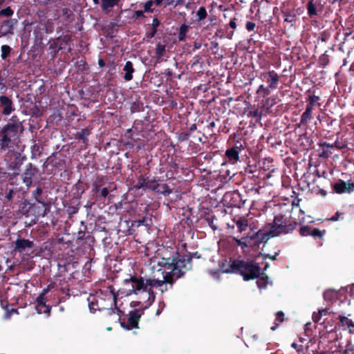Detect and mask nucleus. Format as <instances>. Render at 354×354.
<instances>
[{
    "label": "nucleus",
    "mask_w": 354,
    "mask_h": 354,
    "mask_svg": "<svg viewBox=\"0 0 354 354\" xmlns=\"http://www.w3.org/2000/svg\"><path fill=\"white\" fill-rule=\"evenodd\" d=\"M261 267L253 260H230L229 268L223 269L225 273H236L243 277L244 281L258 279L261 275Z\"/></svg>",
    "instance_id": "1"
},
{
    "label": "nucleus",
    "mask_w": 354,
    "mask_h": 354,
    "mask_svg": "<svg viewBox=\"0 0 354 354\" xmlns=\"http://www.w3.org/2000/svg\"><path fill=\"white\" fill-rule=\"evenodd\" d=\"M12 117L10 122H8L0 129V149L1 151H10L15 150L20 141L19 132L23 127L19 121L14 120Z\"/></svg>",
    "instance_id": "2"
},
{
    "label": "nucleus",
    "mask_w": 354,
    "mask_h": 354,
    "mask_svg": "<svg viewBox=\"0 0 354 354\" xmlns=\"http://www.w3.org/2000/svg\"><path fill=\"white\" fill-rule=\"evenodd\" d=\"M174 259L167 258V255L160 258L158 265L169 271L165 272L163 280L147 279V288L152 289L154 287H162L165 283H169L171 287L178 279L183 277V273L178 270L176 267H174Z\"/></svg>",
    "instance_id": "3"
},
{
    "label": "nucleus",
    "mask_w": 354,
    "mask_h": 354,
    "mask_svg": "<svg viewBox=\"0 0 354 354\" xmlns=\"http://www.w3.org/2000/svg\"><path fill=\"white\" fill-rule=\"evenodd\" d=\"M297 225L296 221L291 220L290 210H288L284 214L279 213L274 216L270 228V234L272 237H275L281 234L292 233Z\"/></svg>",
    "instance_id": "4"
},
{
    "label": "nucleus",
    "mask_w": 354,
    "mask_h": 354,
    "mask_svg": "<svg viewBox=\"0 0 354 354\" xmlns=\"http://www.w3.org/2000/svg\"><path fill=\"white\" fill-rule=\"evenodd\" d=\"M306 93H308L306 97V106L304 112L301 114L299 121V127L307 125L311 120L313 118V110L315 106L319 107L321 103V97L319 95L316 94L315 90L309 88Z\"/></svg>",
    "instance_id": "5"
},
{
    "label": "nucleus",
    "mask_w": 354,
    "mask_h": 354,
    "mask_svg": "<svg viewBox=\"0 0 354 354\" xmlns=\"http://www.w3.org/2000/svg\"><path fill=\"white\" fill-rule=\"evenodd\" d=\"M170 259H174V267H176L178 270L183 273V276L187 270L192 269V261L194 258L200 259L201 254L198 252H189L187 256H181L178 251L174 252L172 254L167 255Z\"/></svg>",
    "instance_id": "6"
},
{
    "label": "nucleus",
    "mask_w": 354,
    "mask_h": 354,
    "mask_svg": "<svg viewBox=\"0 0 354 354\" xmlns=\"http://www.w3.org/2000/svg\"><path fill=\"white\" fill-rule=\"evenodd\" d=\"M124 284L129 287L127 289V295H137L139 292H147V281L142 277L131 275L129 278L123 281Z\"/></svg>",
    "instance_id": "7"
},
{
    "label": "nucleus",
    "mask_w": 354,
    "mask_h": 354,
    "mask_svg": "<svg viewBox=\"0 0 354 354\" xmlns=\"http://www.w3.org/2000/svg\"><path fill=\"white\" fill-rule=\"evenodd\" d=\"M71 40L70 35L59 36L55 39H50L48 41V54L52 59L56 57L57 53L66 48Z\"/></svg>",
    "instance_id": "8"
},
{
    "label": "nucleus",
    "mask_w": 354,
    "mask_h": 354,
    "mask_svg": "<svg viewBox=\"0 0 354 354\" xmlns=\"http://www.w3.org/2000/svg\"><path fill=\"white\" fill-rule=\"evenodd\" d=\"M25 160L26 157L15 150L8 151L5 156V160L8 162V169L14 171L15 176L19 175L20 167Z\"/></svg>",
    "instance_id": "9"
},
{
    "label": "nucleus",
    "mask_w": 354,
    "mask_h": 354,
    "mask_svg": "<svg viewBox=\"0 0 354 354\" xmlns=\"http://www.w3.org/2000/svg\"><path fill=\"white\" fill-rule=\"evenodd\" d=\"M325 3L323 0L308 1L306 5L307 15L313 21H316L321 16L324 11Z\"/></svg>",
    "instance_id": "10"
},
{
    "label": "nucleus",
    "mask_w": 354,
    "mask_h": 354,
    "mask_svg": "<svg viewBox=\"0 0 354 354\" xmlns=\"http://www.w3.org/2000/svg\"><path fill=\"white\" fill-rule=\"evenodd\" d=\"M38 172L39 169L31 162L26 165L25 170L21 175V178L26 185L27 189L32 186L33 178L36 176Z\"/></svg>",
    "instance_id": "11"
},
{
    "label": "nucleus",
    "mask_w": 354,
    "mask_h": 354,
    "mask_svg": "<svg viewBox=\"0 0 354 354\" xmlns=\"http://www.w3.org/2000/svg\"><path fill=\"white\" fill-rule=\"evenodd\" d=\"M260 77L263 81L268 83V86L272 90L277 88L280 77L274 70L263 72L261 73Z\"/></svg>",
    "instance_id": "12"
},
{
    "label": "nucleus",
    "mask_w": 354,
    "mask_h": 354,
    "mask_svg": "<svg viewBox=\"0 0 354 354\" xmlns=\"http://www.w3.org/2000/svg\"><path fill=\"white\" fill-rule=\"evenodd\" d=\"M223 200L227 202L230 207L239 208L243 206L245 203V201H243L241 194L236 191L225 193Z\"/></svg>",
    "instance_id": "13"
},
{
    "label": "nucleus",
    "mask_w": 354,
    "mask_h": 354,
    "mask_svg": "<svg viewBox=\"0 0 354 354\" xmlns=\"http://www.w3.org/2000/svg\"><path fill=\"white\" fill-rule=\"evenodd\" d=\"M0 109L3 115H10L15 110L14 103L11 97L6 95H0Z\"/></svg>",
    "instance_id": "14"
},
{
    "label": "nucleus",
    "mask_w": 354,
    "mask_h": 354,
    "mask_svg": "<svg viewBox=\"0 0 354 354\" xmlns=\"http://www.w3.org/2000/svg\"><path fill=\"white\" fill-rule=\"evenodd\" d=\"M141 317V314L138 313V310L130 311L129 317L127 319V322H121V326L127 330L138 328V323Z\"/></svg>",
    "instance_id": "15"
},
{
    "label": "nucleus",
    "mask_w": 354,
    "mask_h": 354,
    "mask_svg": "<svg viewBox=\"0 0 354 354\" xmlns=\"http://www.w3.org/2000/svg\"><path fill=\"white\" fill-rule=\"evenodd\" d=\"M13 244L15 245L14 251L19 252L32 250L35 246L32 241L21 238L17 239V240L13 242Z\"/></svg>",
    "instance_id": "16"
},
{
    "label": "nucleus",
    "mask_w": 354,
    "mask_h": 354,
    "mask_svg": "<svg viewBox=\"0 0 354 354\" xmlns=\"http://www.w3.org/2000/svg\"><path fill=\"white\" fill-rule=\"evenodd\" d=\"M32 196L38 203L41 204L42 207L45 208L41 214L43 216H45L48 204L46 202L47 196L44 194L43 189L41 187H37L36 189L32 192Z\"/></svg>",
    "instance_id": "17"
},
{
    "label": "nucleus",
    "mask_w": 354,
    "mask_h": 354,
    "mask_svg": "<svg viewBox=\"0 0 354 354\" xmlns=\"http://www.w3.org/2000/svg\"><path fill=\"white\" fill-rule=\"evenodd\" d=\"M15 23L16 20L12 19L1 21L0 22V37L12 34V30Z\"/></svg>",
    "instance_id": "18"
},
{
    "label": "nucleus",
    "mask_w": 354,
    "mask_h": 354,
    "mask_svg": "<svg viewBox=\"0 0 354 354\" xmlns=\"http://www.w3.org/2000/svg\"><path fill=\"white\" fill-rule=\"evenodd\" d=\"M270 237L271 234H270V230L265 233L261 231H258L250 235V238L252 239L251 241L253 242L252 247L259 245L261 243L266 242Z\"/></svg>",
    "instance_id": "19"
},
{
    "label": "nucleus",
    "mask_w": 354,
    "mask_h": 354,
    "mask_svg": "<svg viewBox=\"0 0 354 354\" xmlns=\"http://www.w3.org/2000/svg\"><path fill=\"white\" fill-rule=\"evenodd\" d=\"M350 183H346L343 180H339L337 183L333 185V190L338 194H342L344 193L351 194L352 193V189L349 187Z\"/></svg>",
    "instance_id": "20"
},
{
    "label": "nucleus",
    "mask_w": 354,
    "mask_h": 354,
    "mask_svg": "<svg viewBox=\"0 0 354 354\" xmlns=\"http://www.w3.org/2000/svg\"><path fill=\"white\" fill-rule=\"evenodd\" d=\"M241 147H242L241 143H239V145H238V142H237V143H236L235 146L226 150L225 156L230 162L234 163L239 160V149H241Z\"/></svg>",
    "instance_id": "21"
},
{
    "label": "nucleus",
    "mask_w": 354,
    "mask_h": 354,
    "mask_svg": "<svg viewBox=\"0 0 354 354\" xmlns=\"http://www.w3.org/2000/svg\"><path fill=\"white\" fill-rule=\"evenodd\" d=\"M106 176L97 175L92 183L91 192L95 194V198H98V193L101 187L106 183Z\"/></svg>",
    "instance_id": "22"
},
{
    "label": "nucleus",
    "mask_w": 354,
    "mask_h": 354,
    "mask_svg": "<svg viewBox=\"0 0 354 354\" xmlns=\"http://www.w3.org/2000/svg\"><path fill=\"white\" fill-rule=\"evenodd\" d=\"M123 71L125 72L123 77L126 82H129L133 80V73L135 72L133 63L131 61H127L123 68Z\"/></svg>",
    "instance_id": "23"
},
{
    "label": "nucleus",
    "mask_w": 354,
    "mask_h": 354,
    "mask_svg": "<svg viewBox=\"0 0 354 354\" xmlns=\"http://www.w3.org/2000/svg\"><path fill=\"white\" fill-rule=\"evenodd\" d=\"M91 133V131L88 128L82 129L81 131L77 132L75 134V138L78 140H82V142L87 145L88 140L87 137Z\"/></svg>",
    "instance_id": "24"
},
{
    "label": "nucleus",
    "mask_w": 354,
    "mask_h": 354,
    "mask_svg": "<svg viewBox=\"0 0 354 354\" xmlns=\"http://www.w3.org/2000/svg\"><path fill=\"white\" fill-rule=\"evenodd\" d=\"M284 21L290 23L291 26H293L297 21V15L294 10L287 9L283 12Z\"/></svg>",
    "instance_id": "25"
},
{
    "label": "nucleus",
    "mask_w": 354,
    "mask_h": 354,
    "mask_svg": "<svg viewBox=\"0 0 354 354\" xmlns=\"http://www.w3.org/2000/svg\"><path fill=\"white\" fill-rule=\"evenodd\" d=\"M234 240L235 241L236 243L241 246L242 248L252 247L253 242L251 241L252 239L250 238V236H246L241 239L234 237Z\"/></svg>",
    "instance_id": "26"
},
{
    "label": "nucleus",
    "mask_w": 354,
    "mask_h": 354,
    "mask_svg": "<svg viewBox=\"0 0 354 354\" xmlns=\"http://www.w3.org/2000/svg\"><path fill=\"white\" fill-rule=\"evenodd\" d=\"M319 147L322 148V153L319 155L320 157L327 158L332 154L330 149L333 148V145L326 142L319 143Z\"/></svg>",
    "instance_id": "27"
},
{
    "label": "nucleus",
    "mask_w": 354,
    "mask_h": 354,
    "mask_svg": "<svg viewBox=\"0 0 354 354\" xmlns=\"http://www.w3.org/2000/svg\"><path fill=\"white\" fill-rule=\"evenodd\" d=\"M271 91L272 90L268 86H266L264 84H261L257 90V95L258 97L266 98L270 94Z\"/></svg>",
    "instance_id": "28"
},
{
    "label": "nucleus",
    "mask_w": 354,
    "mask_h": 354,
    "mask_svg": "<svg viewBox=\"0 0 354 354\" xmlns=\"http://www.w3.org/2000/svg\"><path fill=\"white\" fill-rule=\"evenodd\" d=\"M166 46L160 42H158L156 45L155 55L158 61L162 59L166 51Z\"/></svg>",
    "instance_id": "29"
},
{
    "label": "nucleus",
    "mask_w": 354,
    "mask_h": 354,
    "mask_svg": "<svg viewBox=\"0 0 354 354\" xmlns=\"http://www.w3.org/2000/svg\"><path fill=\"white\" fill-rule=\"evenodd\" d=\"M73 189L75 190V192H74V196L77 198H80L85 192L84 183L79 180L73 186Z\"/></svg>",
    "instance_id": "30"
},
{
    "label": "nucleus",
    "mask_w": 354,
    "mask_h": 354,
    "mask_svg": "<svg viewBox=\"0 0 354 354\" xmlns=\"http://www.w3.org/2000/svg\"><path fill=\"white\" fill-rule=\"evenodd\" d=\"M173 190L167 183L158 184V190L156 193L167 196L172 193Z\"/></svg>",
    "instance_id": "31"
},
{
    "label": "nucleus",
    "mask_w": 354,
    "mask_h": 354,
    "mask_svg": "<svg viewBox=\"0 0 354 354\" xmlns=\"http://www.w3.org/2000/svg\"><path fill=\"white\" fill-rule=\"evenodd\" d=\"M120 1V0H102L101 8L103 11H107L117 6Z\"/></svg>",
    "instance_id": "32"
},
{
    "label": "nucleus",
    "mask_w": 354,
    "mask_h": 354,
    "mask_svg": "<svg viewBox=\"0 0 354 354\" xmlns=\"http://www.w3.org/2000/svg\"><path fill=\"white\" fill-rule=\"evenodd\" d=\"M160 25V20L156 17H153V21H152V27H151V31L147 34V37L148 39H151L153 38L155 35L156 34L157 32V28Z\"/></svg>",
    "instance_id": "33"
},
{
    "label": "nucleus",
    "mask_w": 354,
    "mask_h": 354,
    "mask_svg": "<svg viewBox=\"0 0 354 354\" xmlns=\"http://www.w3.org/2000/svg\"><path fill=\"white\" fill-rule=\"evenodd\" d=\"M189 26L186 24H183L179 28L178 35V39L179 41H185L186 40V35L189 31Z\"/></svg>",
    "instance_id": "34"
},
{
    "label": "nucleus",
    "mask_w": 354,
    "mask_h": 354,
    "mask_svg": "<svg viewBox=\"0 0 354 354\" xmlns=\"http://www.w3.org/2000/svg\"><path fill=\"white\" fill-rule=\"evenodd\" d=\"M339 319L342 326L346 325L348 326L350 333H353L354 322L351 319L343 315H339Z\"/></svg>",
    "instance_id": "35"
},
{
    "label": "nucleus",
    "mask_w": 354,
    "mask_h": 354,
    "mask_svg": "<svg viewBox=\"0 0 354 354\" xmlns=\"http://www.w3.org/2000/svg\"><path fill=\"white\" fill-rule=\"evenodd\" d=\"M204 219L214 231L217 230V226L214 224V221L216 220L215 215L208 213L205 215Z\"/></svg>",
    "instance_id": "36"
},
{
    "label": "nucleus",
    "mask_w": 354,
    "mask_h": 354,
    "mask_svg": "<svg viewBox=\"0 0 354 354\" xmlns=\"http://www.w3.org/2000/svg\"><path fill=\"white\" fill-rule=\"evenodd\" d=\"M317 120L320 122L323 121L328 127L333 126L337 122V120L335 118H333L332 117H330L328 115H324L322 118H321L320 115H319L317 116Z\"/></svg>",
    "instance_id": "37"
},
{
    "label": "nucleus",
    "mask_w": 354,
    "mask_h": 354,
    "mask_svg": "<svg viewBox=\"0 0 354 354\" xmlns=\"http://www.w3.org/2000/svg\"><path fill=\"white\" fill-rule=\"evenodd\" d=\"M284 313L283 311L280 310L276 313V319L274 322V326H272L270 329L272 330H275L284 321Z\"/></svg>",
    "instance_id": "38"
},
{
    "label": "nucleus",
    "mask_w": 354,
    "mask_h": 354,
    "mask_svg": "<svg viewBox=\"0 0 354 354\" xmlns=\"http://www.w3.org/2000/svg\"><path fill=\"white\" fill-rule=\"evenodd\" d=\"M236 227L239 232H242L245 231L247 227H248V221L246 219L240 218L236 222Z\"/></svg>",
    "instance_id": "39"
},
{
    "label": "nucleus",
    "mask_w": 354,
    "mask_h": 354,
    "mask_svg": "<svg viewBox=\"0 0 354 354\" xmlns=\"http://www.w3.org/2000/svg\"><path fill=\"white\" fill-rule=\"evenodd\" d=\"M158 181L154 178L149 180L147 179V183L145 185V189H148L156 193V190H158Z\"/></svg>",
    "instance_id": "40"
},
{
    "label": "nucleus",
    "mask_w": 354,
    "mask_h": 354,
    "mask_svg": "<svg viewBox=\"0 0 354 354\" xmlns=\"http://www.w3.org/2000/svg\"><path fill=\"white\" fill-rule=\"evenodd\" d=\"M131 113L140 112L143 110V103L139 100H136L131 103L130 106Z\"/></svg>",
    "instance_id": "41"
},
{
    "label": "nucleus",
    "mask_w": 354,
    "mask_h": 354,
    "mask_svg": "<svg viewBox=\"0 0 354 354\" xmlns=\"http://www.w3.org/2000/svg\"><path fill=\"white\" fill-rule=\"evenodd\" d=\"M79 205H80V203H78L77 205H69L68 206H65L66 207V211L68 215V218H71L73 217V216L75 214H77L79 211Z\"/></svg>",
    "instance_id": "42"
},
{
    "label": "nucleus",
    "mask_w": 354,
    "mask_h": 354,
    "mask_svg": "<svg viewBox=\"0 0 354 354\" xmlns=\"http://www.w3.org/2000/svg\"><path fill=\"white\" fill-rule=\"evenodd\" d=\"M147 179H148V177H146L143 175H140L138 178L137 184L134 186L135 189H145V187H146L145 185L147 183Z\"/></svg>",
    "instance_id": "43"
},
{
    "label": "nucleus",
    "mask_w": 354,
    "mask_h": 354,
    "mask_svg": "<svg viewBox=\"0 0 354 354\" xmlns=\"http://www.w3.org/2000/svg\"><path fill=\"white\" fill-rule=\"evenodd\" d=\"M207 16V10L205 9V7L203 6H201L200 7L197 12H196V21H201L203 19H205Z\"/></svg>",
    "instance_id": "44"
},
{
    "label": "nucleus",
    "mask_w": 354,
    "mask_h": 354,
    "mask_svg": "<svg viewBox=\"0 0 354 354\" xmlns=\"http://www.w3.org/2000/svg\"><path fill=\"white\" fill-rule=\"evenodd\" d=\"M323 296L326 301H332L337 298V292L331 290H328L324 292Z\"/></svg>",
    "instance_id": "45"
},
{
    "label": "nucleus",
    "mask_w": 354,
    "mask_h": 354,
    "mask_svg": "<svg viewBox=\"0 0 354 354\" xmlns=\"http://www.w3.org/2000/svg\"><path fill=\"white\" fill-rule=\"evenodd\" d=\"M36 310L39 314H50L51 307L47 304L35 306Z\"/></svg>",
    "instance_id": "46"
},
{
    "label": "nucleus",
    "mask_w": 354,
    "mask_h": 354,
    "mask_svg": "<svg viewBox=\"0 0 354 354\" xmlns=\"http://www.w3.org/2000/svg\"><path fill=\"white\" fill-rule=\"evenodd\" d=\"M47 292H48V290L44 289V290H43L41 294H39V295L38 296V297L36 299V306L46 304L47 299L45 297V295L47 293Z\"/></svg>",
    "instance_id": "47"
},
{
    "label": "nucleus",
    "mask_w": 354,
    "mask_h": 354,
    "mask_svg": "<svg viewBox=\"0 0 354 354\" xmlns=\"http://www.w3.org/2000/svg\"><path fill=\"white\" fill-rule=\"evenodd\" d=\"M12 50V48L8 45H2L1 47V57L2 59H6L9 55L10 54V52Z\"/></svg>",
    "instance_id": "48"
},
{
    "label": "nucleus",
    "mask_w": 354,
    "mask_h": 354,
    "mask_svg": "<svg viewBox=\"0 0 354 354\" xmlns=\"http://www.w3.org/2000/svg\"><path fill=\"white\" fill-rule=\"evenodd\" d=\"M169 170L167 173V177L168 178H171L173 177V174H174L173 171H176V169L178 167V165L175 161L171 160L170 162H169Z\"/></svg>",
    "instance_id": "49"
},
{
    "label": "nucleus",
    "mask_w": 354,
    "mask_h": 354,
    "mask_svg": "<svg viewBox=\"0 0 354 354\" xmlns=\"http://www.w3.org/2000/svg\"><path fill=\"white\" fill-rule=\"evenodd\" d=\"M276 99L273 97H267L266 99L265 103L263 106V107H265L267 110V111H269V110L276 104Z\"/></svg>",
    "instance_id": "50"
},
{
    "label": "nucleus",
    "mask_w": 354,
    "mask_h": 354,
    "mask_svg": "<svg viewBox=\"0 0 354 354\" xmlns=\"http://www.w3.org/2000/svg\"><path fill=\"white\" fill-rule=\"evenodd\" d=\"M325 234V230H320L317 228L313 227L312 230L310 231V235L314 239H322Z\"/></svg>",
    "instance_id": "51"
},
{
    "label": "nucleus",
    "mask_w": 354,
    "mask_h": 354,
    "mask_svg": "<svg viewBox=\"0 0 354 354\" xmlns=\"http://www.w3.org/2000/svg\"><path fill=\"white\" fill-rule=\"evenodd\" d=\"M262 115H263L262 112L259 111L258 109L250 111L248 113V117L257 118V122H260V120H261Z\"/></svg>",
    "instance_id": "52"
},
{
    "label": "nucleus",
    "mask_w": 354,
    "mask_h": 354,
    "mask_svg": "<svg viewBox=\"0 0 354 354\" xmlns=\"http://www.w3.org/2000/svg\"><path fill=\"white\" fill-rule=\"evenodd\" d=\"M13 14L14 10L10 6L0 10V17H10Z\"/></svg>",
    "instance_id": "53"
},
{
    "label": "nucleus",
    "mask_w": 354,
    "mask_h": 354,
    "mask_svg": "<svg viewBox=\"0 0 354 354\" xmlns=\"http://www.w3.org/2000/svg\"><path fill=\"white\" fill-rule=\"evenodd\" d=\"M312 228L308 225H303L299 228V234L302 236H310Z\"/></svg>",
    "instance_id": "54"
},
{
    "label": "nucleus",
    "mask_w": 354,
    "mask_h": 354,
    "mask_svg": "<svg viewBox=\"0 0 354 354\" xmlns=\"http://www.w3.org/2000/svg\"><path fill=\"white\" fill-rule=\"evenodd\" d=\"M154 5L152 0H147L143 6L145 12L152 13L154 10L152 6Z\"/></svg>",
    "instance_id": "55"
},
{
    "label": "nucleus",
    "mask_w": 354,
    "mask_h": 354,
    "mask_svg": "<svg viewBox=\"0 0 354 354\" xmlns=\"http://www.w3.org/2000/svg\"><path fill=\"white\" fill-rule=\"evenodd\" d=\"M14 194L15 192L12 189H9L8 191L6 190L3 199L4 202H12Z\"/></svg>",
    "instance_id": "56"
},
{
    "label": "nucleus",
    "mask_w": 354,
    "mask_h": 354,
    "mask_svg": "<svg viewBox=\"0 0 354 354\" xmlns=\"http://www.w3.org/2000/svg\"><path fill=\"white\" fill-rule=\"evenodd\" d=\"M69 263H66L64 261H60L58 263V270L60 273H64L68 272V266H69Z\"/></svg>",
    "instance_id": "57"
},
{
    "label": "nucleus",
    "mask_w": 354,
    "mask_h": 354,
    "mask_svg": "<svg viewBox=\"0 0 354 354\" xmlns=\"http://www.w3.org/2000/svg\"><path fill=\"white\" fill-rule=\"evenodd\" d=\"M149 294L148 300L149 301V303L148 306H146L145 308H147L148 306L151 305V304L155 301L156 299V293L153 292V290L151 288H147V291Z\"/></svg>",
    "instance_id": "58"
},
{
    "label": "nucleus",
    "mask_w": 354,
    "mask_h": 354,
    "mask_svg": "<svg viewBox=\"0 0 354 354\" xmlns=\"http://www.w3.org/2000/svg\"><path fill=\"white\" fill-rule=\"evenodd\" d=\"M109 194V191L108 188L104 187L102 189H100V192L98 193L99 197L96 198V200L100 199L102 198H106L108 196Z\"/></svg>",
    "instance_id": "59"
},
{
    "label": "nucleus",
    "mask_w": 354,
    "mask_h": 354,
    "mask_svg": "<svg viewBox=\"0 0 354 354\" xmlns=\"http://www.w3.org/2000/svg\"><path fill=\"white\" fill-rule=\"evenodd\" d=\"M190 137V134L187 132H181L178 136V140L179 142H184L187 140Z\"/></svg>",
    "instance_id": "60"
},
{
    "label": "nucleus",
    "mask_w": 354,
    "mask_h": 354,
    "mask_svg": "<svg viewBox=\"0 0 354 354\" xmlns=\"http://www.w3.org/2000/svg\"><path fill=\"white\" fill-rule=\"evenodd\" d=\"M144 12V10H136L133 15H132V19L136 21L140 18H145V15Z\"/></svg>",
    "instance_id": "61"
},
{
    "label": "nucleus",
    "mask_w": 354,
    "mask_h": 354,
    "mask_svg": "<svg viewBox=\"0 0 354 354\" xmlns=\"http://www.w3.org/2000/svg\"><path fill=\"white\" fill-rule=\"evenodd\" d=\"M340 218L343 219V214L340 213L339 212H337L331 218H330L328 220L330 221H337Z\"/></svg>",
    "instance_id": "62"
},
{
    "label": "nucleus",
    "mask_w": 354,
    "mask_h": 354,
    "mask_svg": "<svg viewBox=\"0 0 354 354\" xmlns=\"http://www.w3.org/2000/svg\"><path fill=\"white\" fill-rule=\"evenodd\" d=\"M60 285L62 286V287H61L62 292L64 294L68 295L70 289L68 288V285L67 284V283L66 281H63V283H62V281H61Z\"/></svg>",
    "instance_id": "63"
},
{
    "label": "nucleus",
    "mask_w": 354,
    "mask_h": 354,
    "mask_svg": "<svg viewBox=\"0 0 354 354\" xmlns=\"http://www.w3.org/2000/svg\"><path fill=\"white\" fill-rule=\"evenodd\" d=\"M256 28V24L252 21H247L245 24V28L248 31H254Z\"/></svg>",
    "instance_id": "64"
}]
</instances>
